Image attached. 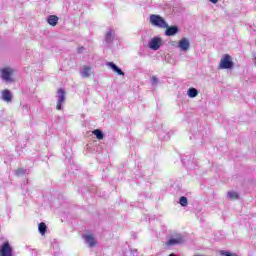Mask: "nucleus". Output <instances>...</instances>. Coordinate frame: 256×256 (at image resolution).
I'll return each mask as SVG.
<instances>
[{"instance_id":"nucleus-1","label":"nucleus","mask_w":256,"mask_h":256,"mask_svg":"<svg viewBox=\"0 0 256 256\" xmlns=\"http://www.w3.org/2000/svg\"><path fill=\"white\" fill-rule=\"evenodd\" d=\"M149 21L153 27H158V29H165L167 27V21L159 14H151Z\"/></svg>"},{"instance_id":"nucleus-2","label":"nucleus","mask_w":256,"mask_h":256,"mask_svg":"<svg viewBox=\"0 0 256 256\" xmlns=\"http://www.w3.org/2000/svg\"><path fill=\"white\" fill-rule=\"evenodd\" d=\"M185 243V236L182 234H174L167 242V247H173L175 245H181Z\"/></svg>"},{"instance_id":"nucleus-3","label":"nucleus","mask_w":256,"mask_h":256,"mask_svg":"<svg viewBox=\"0 0 256 256\" xmlns=\"http://www.w3.org/2000/svg\"><path fill=\"white\" fill-rule=\"evenodd\" d=\"M13 69L12 68H2L1 69V79L6 83H13Z\"/></svg>"},{"instance_id":"nucleus-4","label":"nucleus","mask_w":256,"mask_h":256,"mask_svg":"<svg viewBox=\"0 0 256 256\" xmlns=\"http://www.w3.org/2000/svg\"><path fill=\"white\" fill-rule=\"evenodd\" d=\"M162 43L163 40L159 36H156L149 41L148 47L149 49H152V51H159Z\"/></svg>"},{"instance_id":"nucleus-5","label":"nucleus","mask_w":256,"mask_h":256,"mask_svg":"<svg viewBox=\"0 0 256 256\" xmlns=\"http://www.w3.org/2000/svg\"><path fill=\"white\" fill-rule=\"evenodd\" d=\"M220 69H233V61L229 54L224 55L220 61Z\"/></svg>"},{"instance_id":"nucleus-6","label":"nucleus","mask_w":256,"mask_h":256,"mask_svg":"<svg viewBox=\"0 0 256 256\" xmlns=\"http://www.w3.org/2000/svg\"><path fill=\"white\" fill-rule=\"evenodd\" d=\"M56 97L58 99L56 109L58 111H61L62 105H63V103H65V90L63 88L58 89Z\"/></svg>"},{"instance_id":"nucleus-7","label":"nucleus","mask_w":256,"mask_h":256,"mask_svg":"<svg viewBox=\"0 0 256 256\" xmlns=\"http://www.w3.org/2000/svg\"><path fill=\"white\" fill-rule=\"evenodd\" d=\"M0 256H13V248L9 242H4L0 247Z\"/></svg>"},{"instance_id":"nucleus-8","label":"nucleus","mask_w":256,"mask_h":256,"mask_svg":"<svg viewBox=\"0 0 256 256\" xmlns=\"http://www.w3.org/2000/svg\"><path fill=\"white\" fill-rule=\"evenodd\" d=\"M178 47L180 51H183L184 53L189 51V47H191V42L189 41L188 38H182L178 42Z\"/></svg>"},{"instance_id":"nucleus-9","label":"nucleus","mask_w":256,"mask_h":256,"mask_svg":"<svg viewBox=\"0 0 256 256\" xmlns=\"http://www.w3.org/2000/svg\"><path fill=\"white\" fill-rule=\"evenodd\" d=\"M165 35L166 37H174V35H177L179 33V27L178 26H169L167 23V27H165Z\"/></svg>"},{"instance_id":"nucleus-10","label":"nucleus","mask_w":256,"mask_h":256,"mask_svg":"<svg viewBox=\"0 0 256 256\" xmlns=\"http://www.w3.org/2000/svg\"><path fill=\"white\" fill-rule=\"evenodd\" d=\"M83 239H84L86 245H88V247H90V248H93L97 245V241H95V237H93V235H91V234L84 235Z\"/></svg>"},{"instance_id":"nucleus-11","label":"nucleus","mask_w":256,"mask_h":256,"mask_svg":"<svg viewBox=\"0 0 256 256\" xmlns=\"http://www.w3.org/2000/svg\"><path fill=\"white\" fill-rule=\"evenodd\" d=\"M1 99H2V101H5L6 103H11L13 101V94H11V91L8 89L3 90Z\"/></svg>"},{"instance_id":"nucleus-12","label":"nucleus","mask_w":256,"mask_h":256,"mask_svg":"<svg viewBox=\"0 0 256 256\" xmlns=\"http://www.w3.org/2000/svg\"><path fill=\"white\" fill-rule=\"evenodd\" d=\"M115 39V30L110 29L106 32L105 41L108 45H111Z\"/></svg>"},{"instance_id":"nucleus-13","label":"nucleus","mask_w":256,"mask_h":256,"mask_svg":"<svg viewBox=\"0 0 256 256\" xmlns=\"http://www.w3.org/2000/svg\"><path fill=\"white\" fill-rule=\"evenodd\" d=\"M91 73H93V70L90 66H84L82 70H80V75L84 79L91 77Z\"/></svg>"},{"instance_id":"nucleus-14","label":"nucleus","mask_w":256,"mask_h":256,"mask_svg":"<svg viewBox=\"0 0 256 256\" xmlns=\"http://www.w3.org/2000/svg\"><path fill=\"white\" fill-rule=\"evenodd\" d=\"M107 67H110V69H112V71H114V73H117V75H125V72H123V70H121V68H119L116 64H114L113 62H108L106 63Z\"/></svg>"},{"instance_id":"nucleus-15","label":"nucleus","mask_w":256,"mask_h":256,"mask_svg":"<svg viewBox=\"0 0 256 256\" xmlns=\"http://www.w3.org/2000/svg\"><path fill=\"white\" fill-rule=\"evenodd\" d=\"M49 25H51L52 27H55V25H57V23L59 22V17L55 16V15H50L47 19Z\"/></svg>"},{"instance_id":"nucleus-16","label":"nucleus","mask_w":256,"mask_h":256,"mask_svg":"<svg viewBox=\"0 0 256 256\" xmlns=\"http://www.w3.org/2000/svg\"><path fill=\"white\" fill-rule=\"evenodd\" d=\"M187 95L188 97H190L191 99L197 97L199 95V91H197L196 88H190L187 91Z\"/></svg>"},{"instance_id":"nucleus-17","label":"nucleus","mask_w":256,"mask_h":256,"mask_svg":"<svg viewBox=\"0 0 256 256\" xmlns=\"http://www.w3.org/2000/svg\"><path fill=\"white\" fill-rule=\"evenodd\" d=\"M38 231L40 235H45V233H47V225L45 222H42L38 225Z\"/></svg>"},{"instance_id":"nucleus-18","label":"nucleus","mask_w":256,"mask_h":256,"mask_svg":"<svg viewBox=\"0 0 256 256\" xmlns=\"http://www.w3.org/2000/svg\"><path fill=\"white\" fill-rule=\"evenodd\" d=\"M171 135H173V131H169V132L166 134V136L163 135V132H161V133L159 134V138H160V139H163V141H169V139H171Z\"/></svg>"},{"instance_id":"nucleus-19","label":"nucleus","mask_w":256,"mask_h":256,"mask_svg":"<svg viewBox=\"0 0 256 256\" xmlns=\"http://www.w3.org/2000/svg\"><path fill=\"white\" fill-rule=\"evenodd\" d=\"M93 135H95V137L98 138L99 140H101L105 137L103 134V131H101L99 129L94 130Z\"/></svg>"},{"instance_id":"nucleus-20","label":"nucleus","mask_w":256,"mask_h":256,"mask_svg":"<svg viewBox=\"0 0 256 256\" xmlns=\"http://www.w3.org/2000/svg\"><path fill=\"white\" fill-rule=\"evenodd\" d=\"M228 199H239V194L235 191L228 192Z\"/></svg>"},{"instance_id":"nucleus-21","label":"nucleus","mask_w":256,"mask_h":256,"mask_svg":"<svg viewBox=\"0 0 256 256\" xmlns=\"http://www.w3.org/2000/svg\"><path fill=\"white\" fill-rule=\"evenodd\" d=\"M179 204L181 205V207H187L188 205L187 197L185 196L180 197Z\"/></svg>"},{"instance_id":"nucleus-22","label":"nucleus","mask_w":256,"mask_h":256,"mask_svg":"<svg viewBox=\"0 0 256 256\" xmlns=\"http://www.w3.org/2000/svg\"><path fill=\"white\" fill-rule=\"evenodd\" d=\"M25 173H27V170L23 169V168H19L15 171V175L17 177H20V175H25Z\"/></svg>"},{"instance_id":"nucleus-23","label":"nucleus","mask_w":256,"mask_h":256,"mask_svg":"<svg viewBox=\"0 0 256 256\" xmlns=\"http://www.w3.org/2000/svg\"><path fill=\"white\" fill-rule=\"evenodd\" d=\"M220 255H222V256H238L237 253H232V252L225 251V250L220 251Z\"/></svg>"},{"instance_id":"nucleus-24","label":"nucleus","mask_w":256,"mask_h":256,"mask_svg":"<svg viewBox=\"0 0 256 256\" xmlns=\"http://www.w3.org/2000/svg\"><path fill=\"white\" fill-rule=\"evenodd\" d=\"M151 83L153 86H155V85H157V83H159V79L157 77L153 76L151 78Z\"/></svg>"},{"instance_id":"nucleus-25","label":"nucleus","mask_w":256,"mask_h":256,"mask_svg":"<svg viewBox=\"0 0 256 256\" xmlns=\"http://www.w3.org/2000/svg\"><path fill=\"white\" fill-rule=\"evenodd\" d=\"M83 51H85V47H79L78 48V53H83Z\"/></svg>"},{"instance_id":"nucleus-26","label":"nucleus","mask_w":256,"mask_h":256,"mask_svg":"<svg viewBox=\"0 0 256 256\" xmlns=\"http://www.w3.org/2000/svg\"><path fill=\"white\" fill-rule=\"evenodd\" d=\"M209 1H210V3H213L214 5L219 3V0H209Z\"/></svg>"},{"instance_id":"nucleus-27","label":"nucleus","mask_w":256,"mask_h":256,"mask_svg":"<svg viewBox=\"0 0 256 256\" xmlns=\"http://www.w3.org/2000/svg\"><path fill=\"white\" fill-rule=\"evenodd\" d=\"M254 65H255V67H256V57L254 58Z\"/></svg>"},{"instance_id":"nucleus-28","label":"nucleus","mask_w":256,"mask_h":256,"mask_svg":"<svg viewBox=\"0 0 256 256\" xmlns=\"http://www.w3.org/2000/svg\"><path fill=\"white\" fill-rule=\"evenodd\" d=\"M23 109H27V105H24V106H23Z\"/></svg>"},{"instance_id":"nucleus-29","label":"nucleus","mask_w":256,"mask_h":256,"mask_svg":"<svg viewBox=\"0 0 256 256\" xmlns=\"http://www.w3.org/2000/svg\"><path fill=\"white\" fill-rule=\"evenodd\" d=\"M135 255H137V250H134Z\"/></svg>"}]
</instances>
